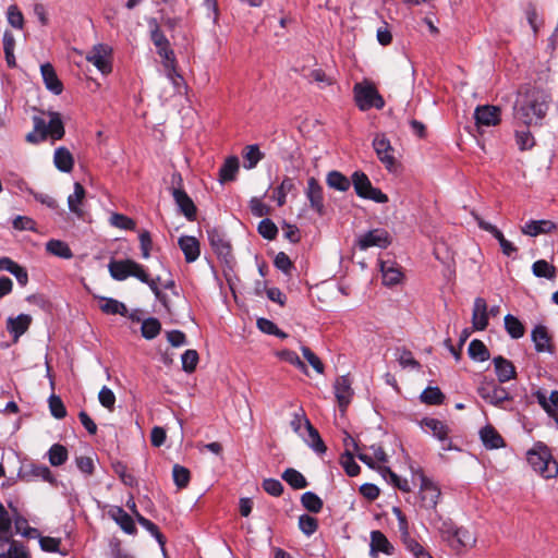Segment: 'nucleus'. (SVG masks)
I'll list each match as a JSON object with an SVG mask.
<instances>
[{"label": "nucleus", "mask_w": 558, "mask_h": 558, "mask_svg": "<svg viewBox=\"0 0 558 558\" xmlns=\"http://www.w3.org/2000/svg\"><path fill=\"white\" fill-rule=\"evenodd\" d=\"M550 101V95L544 88L533 85L520 87L513 105L514 124L526 128L542 125Z\"/></svg>", "instance_id": "f257e3e1"}, {"label": "nucleus", "mask_w": 558, "mask_h": 558, "mask_svg": "<svg viewBox=\"0 0 558 558\" xmlns=\"http://www.w3.org/2000/svg\"><path fill=\"white\" fill-rule=\"evenodd\" d=\"M108 269L111 277L118 281H123L129 277H135L141 282L146 283L156 295L159 294L158 282L160 278H149L145 267L133 259L126 258L120 260H111L108 265Z\"/></svg>", "instance_id": "f03ea898"}, {"label": "nucleus", "mask_w": 558, "mask_h": 558, "mask_svg": "<svg viewBox=\"0 0 558 558\" xmlns=\"http://www.w3.org/2000/svg\"><path fill=\"white\" fill-rule=\"evenodd\" d=\"M526 459L532 469L543 478L550 480L558 476V462L554 459L549 448L537 442L526 453Z\"/></svg>", "instance_id": "7ed1b4c3"}, {"label": "nucleus", "mask_w": 558, "mask_h": 558, "mask_svg": "<svg viewBox=\"0 0 558 558\" xmlns=\"http://www.w3.org/2000/svg\"><path fill=\"white\" fill-rule=\"evenodd\" d=\"M411 471L412 478H417L420 481L417 494L420 507L425 510H436V507L441 496L440 487L436 482L427 477L422 469L411 468Z\"/></svg>", "instance_id": "20e7f679"}, {"label": "nucleus", "mask_w": 558, "mask_h": 558, "mask_svg": "<svg viewBox=\"0 0 558 558\" xmlns=\"http://www.w3.org/2000/svg\"><path fill=\"white\" fill-rule=\"evenodd\" d=\"M477 393L487 403L504 410L508 409L507 403L512 400L509 391L497 385L494 379L484 378L477 387Z\"/></svg>", "instance_id": "39448f33"}, {"label": "nucleus", "mask_w": 558, "mask_h": 558, "mask_svg": "<svg viewBox=\"0 0 558 558\" xmlns=\"http://www.w3.org/2000/svg\"><path fill=\"white\" fill-rule=\"evenodd\" d=\"M353 92L356 106L362 111H367L371 108H376L379 110L385 106L384 98L372 84L357 83L354 85Z\"/></svg>", "instance_id": "423d86ee"}, {"label": "nucleus", "mask_w": 558, "mask_h": 558, "mask_svg": "<svg viewBox=\"0 0 558 558\" xmlns=\"http://www.w3.org/2000/svg\"><path fill=\"white\" fill-rule=\"evenodd\" d=\"M85 59L95 65L102 75H108L112 71V49L108 45L93 46Z\"/></svg>", "instance_id": "0eeeda50"}, {"label": "nucleus", "mask_w": 558, "mask_h": 558, "mask_svg": "<svg viewBox=\"0 0 558 558\" xmlns=\"http://www.w3.org/2000/svg\"><path fill=\"white\" fill-rule=\"evenodd\" d=\"M374 150L380 160V162L385 166V168L389 172H393L397 169V160L393 156V147L390 144V141L386 137L385 134H377L373 140Z\"/></svg>", "instance_id": "6e6552de"}, {"label": "nucleus", "mask_w": 558, "mask_h": 558, "mask_svg": "<svg viewBox=\"0 0 558 558\" xmlns=\"http://www.w3.org/2000/svg\"><path fill=\"white\" fill-rule=\"evenodd\" d=\"M391 243V236L385 229L377 228L361 234L356 240L360 250L365 251L369 247L386 248Z\"/></svg>", "instance_id": "1a4fd4ad"}, {"label": "nucleus", "mask_w": 558, "mask_h": 558, "mask_svg": "<svg viewBox=\"0 0 558 558\" xmlns=\"http://www.w3.org/2000/svg\"><path fill=\"white\" fill-rule=\"evenodd\" d=\"M422 425L441 442L442 450L447 451L452 449V441L449 438L450 429L445 422L434 417H425L422 421Z\"/></svg>", "instance_id": "9d476101"}, {"label": "nucleus", "mask_w": 558, "mask_h": 558, "mask_svg": "<svg viewBox=\"0 0 558 558\" xmlns=\"http://www.w3.org/2000/svg\"><path fill=\"white\" fill-rule=\"evenodd\" d=\"M333 392L340 410L344 411L350 404L354 395L352 389V380L349 375H342L336 378L333 384Z\"/></svg>", "instance_id": "9b49d317"}, {"label": "nucleus", "mask_w": 558, "mask_h": 558, "mask_svg": "<svg viewBox=\"0 0 558 558\" xmlns=\"http://www.w3.org/2000/svg\"><path fill=\"white\" fill-rule=\"evenodd\" d=\"M148 25L150 28V39L154 43L155 47L157 48V52L160 56V58L162 59V61L173 58L174 52L170 48L169 40L167 39L165 34L161 32L157 21L155 19H151L148 22Z\"/></svg>", "instance_id": "f8f14e48"}, {"label": "nucleus", "mask_w": 558, "mask_h": 558, "mask_svg": "<svg viewBox=\"0 0 558 558\" xmlns=\"http://www.w3.org/2000/svg\"><path fill=\"white\" fill-rule=\"evenodd\" d=\"M474 119L477 128L495 126L501 121L500 108L492 105L478 106L474 111Z\"/></svg>", "instance_id": "ddd939ff"}, {"label": "nucleus", "mask_w": 558, "mask_h": 558, "mask_svg": "<svg viewBox=\"0 0 558 558\" xmlns=\"http://www.w3.org/2000/svg\"><path fill=\"white\" fill-rule=\"evenodd\" d=\"M305 195L310 202L311 208L319 216H323L325 213L324 190L323 186L314 177H311L307 180Z\"/></svg>", "instance_id": "4468645a"}, {"label": "nucleus", "mask_w": 558, "mask_h": 558, "mask_svg": "<svg viewBox=\"0 0 558 558\" xmlns=\"http://www.w3.org/2000/svg\"><path fill=\"white\" fill-rule=\"evenodd\" d=\"M33 318L28 314H20L10 316L7 319V331L12 337L13 343L19 342L20 338L28 330Z\"/></svg>", "instance_id": "2eb2a0df"}, {"label": "nucleus", "mask_w": 558, "mask_h": 558, "mask_svg": "<svg viewBox=\"0 0 558 558\" xmlns=\"http://www.w3.org/2000/svg\"><path fill=\"white\" fill-rule=\"evenodd\" d=\"M171 191L180 213L183 214L189 221H194L196 219V206L192 198L182 187H173Z\"/></svg>", "instance_id": "dca6fc26"}, {"label": "nucleus", "mask_w": 558, "mask_h": 558, "mask_svg": "<svg viewBox=\"0 0 558 558\" xmlns=\"http://www.w3.org/2000/svg\"><path fill=\"white\" fill-rule=\"evenodd\" d=\"M379 553L391 556L395 547L383 532L375 530L371 532L369 556L377 558Z\"/></svg>", "instance_id": "f3484780"}, {"label": "nucleus", "mask_w": 558, "mask_h": 558, "mask_svg": "<svg viewBox=\"0 0 558 558\" xmlns=\"http://www.w3.org/2000/svg\"><path fill=\"white\" fill-rule=\"evenodd\" d=\"M557 230V225L551 220H529L521 228V232L529 236L551 233Z\"/></svg>", "instance_id": "a211bd4d"}, {"label": "nucleus", "mask_w": 558, "mask_h": 558, "mask_svg": "<svg viewBox=\"0 0 558 558\" xmlns=\"http://www.w3.org/2000/svg\"><path fill=\"white\" fill-rule=\"evenodd\" d=\"M472 326L475 330H484L488 326L487 303L483 298H476L472 311Z\"/></svg>", "instance_id": "6ab92c4d"}, {"label": "nucleus", "mask_w": 558, "mask_h": 558, "mask_svg": "<svg viewBox=\"0 0 558 558\" xmlns=\"http://www.w3.org/2000/svg\"><path fill=\"white\" fill-rule=\"evenodd\" d=\"M207 233L210 246L215 253L227 260L231 255V246L225 235L217 229L208 230Z\"/></svg>", "instance_id": "aec40b11"}, {"label": "nucleus", "mask_w": 558, "mask_h": 558, "mask_svg": "<svg viewBox=\"0 0 558 558\" xmlns=\"http://www.w3.org/2000/svg\"><path fill=\"white\" fill-rule=\"evenodd\" d=\"M108 514L126 534L133 535L136 533L133 518L123 508L119 506L111 507Z\"/></svg>", "instance_id": "412c9836"}, {"label": "nucleus", "mask_w": 558, "mask_h": 558, "mask_svg": "<svg viewBox=\"0 0 558 558\" xmlns=\"http://www.w3.org/2000/svg\"><path fill=\"white\" fill-rule=\"evenodd\" d=\"M534 396L549 416L558 417V390L551 391L549 396L546 390H537Z\"/></svg>", "instance_id": "4be33fe9"}, {"label": "nucleus", "mask_w": 558, "mask_h": 558, "mask_svg": "<svg viewBox=\"0 0 558 558\" xmlns=\"http://www.w3.org/2000/svg\"><path fill=\"white\" fill-rule=\"evenodd\" d=\"M73 187V193L68 196V207L73 215L81 219L84 216L82 206L85 201L86 191L80 182H75Z\"/></svg>", "instance_id": "5701e85b"}, {"label": "nucleus", "mask_w": 558, "mask_h": 558, "mask_svg": "<svg viewBox=\"0 0 558 558\" xmlns=\"http://www.w3.org/2000/svg\"><path fill=\"white\" fill-rule=\"evenodd\" d=\"M40 72L46 88L54 95H60L63 90V84L59 80L54 68L50 63H45L41 64Z\"/></svg>", "instance_id": "b1692460"}, {"label": "nucleus", "mask_w": 558, "mask_h": 558, "mask_svg": "<svg viewBox=\"0 0 558 558\" xmlns=\"http://www.w3.org/2000/svg\"><path fill=\"white\" fill-rule=\"evenodd\" d=\"M49 121L45 120L44 132L46 137H50L52 141L61 140L64 136V126L60 113L49 111Z\"/></svg>", "instance_id": "393cba45"}, {"label": "nucleus", "mask_w": 558, "mask_h": 558, "mask_svg": "<svg viewBox=\"0 0 558 558\" xmlns=\"http://www.w3.org/2000/svg\"><path fill=\"white\" fill-rule=\"evenodd\" d=\"M495 372L500 384L507 383L513 379L517 375L515 367L509 360L502 356H496L493 359Z\"/></svg>", "instance_id": "a878e982"}, {"label": "nucleus", "mask_w": 558, "mask_h": 558, "mask_svg": "<svg viewBox=\"0 0 558 558\" xmlns=\"http://www.w3.org/2000/svg\"><path fill=\"white\" fill-rule=\"evenodd\" d=\"M531 338L537 352L551 353L553 348L550 343V336L545 326H535L531 332Z\"/></svg>", "instance_id": "bb28decb"}, {"label": "nucleus", "mask_w": 558, "mask_h": 558, "mask_svg": "<svg viewBox=\"0 0 558 558\" xmlns=\"http://www.w3.org/2000/svg\"><path fill=\"white\" fill-rule=\"evenodd\" d=\"M178 243L187 263H193L198 258L201 250L196 238L191 235H182L179 238Z\"/></svg>", "instance_id": "cd10ccee"}, {"label": "nucleus", "mask_w": 558, "mask_h": 558, "mask_svg": "<svg viewBox=\"0 0 558 558\" xmlns=\"http://www.w3.org/2000/svg\"><path fill=\"white\" fill-rule=\"evenodd\" d=\"M12 537V520L3 505L0 504V548L7 544L11 546V543L14 542Z\"/></svg>", "instance_id": "c85d7f7f"}, {"label": "nucleus", "mask_w": 558, "mask_h": 558, "mask_svg": "<svg viewBox=\"0 0 558 558\" xmlns=\"http://www.w3.org/2000/svg\"><path fill=\"white\" fill-rule=\"evenodd\" d=\"M53 163L59 171L69 173L74 167L73 155L66 147H58L53 154Z\"/></svg>", "instance_id": "c756f323"}, {"label": "nucleus", "mask_w": 558, "mask_h": 558, "mask_svg": "<svg viewBox=\"0 0 558 558\" xmlns=\"http://www.w3.org/2000/svg\"><path fill=\"white\" fill-rule=\"evenodd\" d=\"M475 543L476 538L469 530L459 527L458 531H456L454 537L451 539L450 546L457 553H460L465 548L473 547Z\"/></svg>", "instance_id": "7c9ffc66"}, {"label": "nucleus", "mask_w": 558, "mask_h": 558, "mask_svg": "<svg viewBox=\"0 0 558 558\" xmlns=\"http://www.w3.org/2000/svg\"><path fill=\"white\" fill-rule=\"evenodd\" d=\"M480 437L487 449H499L505 446L501 435L492 425L483 427Z\"/></svg>", "instance_id": "2f4dec72"}, {"label": "nucleus", "mask_w": 558, "mask_h": 558, "mask_svg": "<svg viewBox=\"0 0 558 558\" xmlns=\"http://www.w3.org/2000/svg\"><path fill=\"white\" fill-rule=\"evenodd\" d=\"M306 432L307 436L302 435L306 445L318 454L325 453L327 447L324 444L318 430L312 425L310 421H306Z\"/></svg>", "instance_id": "473e14b6"}, {"label": "nucleus", "mask_w": 558, "mask_h": 558, "mask_svg": "<svg viewBox=\"0 0 558 558\" xmlns=\"http://www.w3.org/2000/svg\"><path fill=\"white\" fill-rule=\"evenodd\" d=\"M239 171V159L236 156L228 157L219 169V181L226 183L235 180Z\"/></svg>", "instance_id": "72a5a7b5"}, {"label": "nucleus", "mask_w": 558, "mask_h": 558, "mask_svg": "<svg viewBox=\"0 0 558 558\" xmlns=\"http://www.w3.org/2000/svg\"><path fill=\"white\" fill-rule=\"evenodd\" d=\"M98 299L99 308L101 310L102 313L107 315H126L128 308L124 303L112 298L100 296Z\"/></svg>", "instance_id": "f704fd0d"}, {"label": "nucleus", "mask_w": 558, "mask_h": 558, "mask_svg": "<svg viewBox=\"0 0 558 558\" xmlns=\"http://www.w3.org/2000/svg\"><path fill=\"white\" fill-rule=\"evenodd\" d=\"M383 282L386 286H395L401 281L402 272L399 267L388 262L380 263Z\"/></svg>", "instance_id": "c9c22d12"}, {"label": "nucleus", "mask_w": 558, "mask_h": 558, "mask_svg": "<svg viewBox=\"0 0 558 558\" xmlns=\"http://www.w3.org/2000/svg\"><path fill=\"white\" fill-rule=\"evenodd\" d=\"M167 78L172 83L174 88L180 92L184 85V80L177 71L175 57L162 61Z\"/></svg>", "instance_id": "e433bc0d"}, {"label": "nucleus", "mask_w": 558, "mask_h": 558, "mask_svg": "<svg viewBox=\"0 0 558 558\" xmlns=\"http://www.w3.org/2000/svg\"><path fill=\"white\" fill-rule=\"evenodd\" d=\"M46 250L51 255H54L60 258L70 259L73 257V253L70 246L61 240H49L46 243Z\"/></svg>", "instance_id": "4c0bfd02"}, {"label": "nucleus", "mask_w": 558, "mask_h": 558, "mask_svg": "<svg viewBox=\"0 0 558 558\" xmlns=\"http://www.w3.org/2000/svg\"><path fill=\"white\" fill-rule=\"evenodd\" d=\"M326 183L330 189L345 192L351 186V181L339 171H330L327 174Z\"/></svg>", "instance_id": "58836bf2"}, {"label": "nucleus", "mask_w": 558, "mask_h": 558, "mask_svg": "<svg viewBox=\"0 0 558 558\" xmlns=\"http://www.w3.org/2000/svg\"><path fill=\"white\" fill-rule=\"evenodd\" d=\"M24 476L27 477L28 480L40 478L50 484H53L56 482V478L51 473L50 469L44 464H32Z\"/></svg>", "instance_id": "ea45409f"}, {"label": "nucleus", "mask_w": 558, "mask_h": 558, "mask_svg": "<svg viewBox=\"0 0 558 558\" xmlns=\"http://www.w3.org/2000/svg\"><path fill=\"white\" fill-rule=\"evenodd\" d=\"M34 130L29 132L25 140L31 144H38L47 140L44 132L45 119L38 116L33 117Z\"/></svg>", "instance_id": "a19ab883"}, {"label": "nucleus", "mask_w": 558, "mask_h": 558, "mask_svg": "<svg viewBox=\"0 0 558 558\" xmlns=\"http://www.w3.org/2000/svg\"><path fill=\"white\" fill-rule=\"evenodd\" d=\"M504 320L506 331L512 339H520L524 336L525 327L515 316L507 314Z\"/></svg>", "instance_id": "79ce46f5"}, {"label": "nucleus", "mask_w": 558, "mask_h": 558, "mask_svg": "<svg viewBox=\"0 0 558 558\" xmlns=\"http://www.w3.org/2000/svg\"><path fill=\"white\" fill-rule=\"evenodd\" d=\"M293 191H295L294 180L289 177L283 178L280 185L274 193V197L276 198L278 206H283L286 204L287 195Z\"/></svg>", "instance_id": "37998d69"}, {"label": "nucleus", "mask_w": 558, "mask_h": 558, "mask_svg": "<svg viewBox=\"0 0 558 558\" xmlns=\"http://www.w3.org/2000/svg\"><path fill=\"white\" fill-rule=\"evenodd\" d=\"M352 184L354 186L355 193L362 198H364V196L373 187L368 177L361 171H355L352 174Z\"/></svg>", "instance_id": "c03bdc74"}, {"label": "nucleus", "mask_w": 558, "mask_h": 558, "mask_svg": "<svg viewBox=\"0 0 558 558\" xmlns=\"http://www.w3.org/2000/svg\"><path fill=\"white\" fill-rule=\"evenodd\" d=\"M282 478L293 488L303 489L307 486V481L301 472L289 468L282 473Z\"/></svg>", "instance_id": "a18cd8bd"}, {"label": "nucleus", "mask_w": 558, "mask_h": 558, "mask_svg": "<svg viewBox=\"0 0 558 558\" xmlns=\"http://www.w3.org/2000/svg\"><path fill=\"white\" fill-rule=\"evenodd\" d=\"M532 272L535 277L554 279L556 277V267L545 259H538L532 265Z\"/></svg>", "instance_id": "49530a36"}, {"label": "nucleus", "mask_w": 558, "mask_h": 558, "mask_svg": "<svg viewBox=\"0 0 558 558\" xmlns=\"http://www.w3.org/2000/svg\"><path fill=\"white\" fill-rule=\"evenodd\" d=\"M468 352L470 357L477 362L487 361L490 356L486 345L477 339H474L470 342Z\"/></svg>", "instance_id": "de8ad7c7"}, {"label": "nucleus", "mask_w": 558, "mask_h": 558, "mask_svg": "<svg viewBox=\"0 0 558 558\" xmlns=\"http://www.w3.org/2000/svg\"><path fill=\"white\" fill-rule=\"evenodd\" d=\"M68 449L60 444H54L48 450V459L52 466H60L68 460Z\"/></svg>", "instance_id": "09e8293b"}, {"label": "nucleus", "mask_w": 558, "mask_h": 558, "mask_svg": "<svg viewBox=\"0 0 558 558\" xmlns=\"http://www.w3.org/2000/svg\"><path fill=\"white\" fill-rule=\"evenodd\" d=\"M264 158V154L259 150L257 145H248L245 147L243 159L244 168L253 169Z\"/></svg>", "instance_id": "8fccbe9b"}, {"label": "nucleus", "mask_w": 558, "mask_h": 558, "mask_svg": "<svg viewBox=\"0 0 558 558\" xmlns=\"http://www.w3.org/2000/svg\"><path fill=\"white\" fill-rule=\"evenodd\" d=\"M515 144L521 151L532 149L535 145L534 136L529 128L526 130H515Z\"/></svg>", "instance_id": "3c124183"}, {"label": "nucleus", "mask_w": 558, "mask_h": 558, "mask_svg": "<svg viewBox=\"0 0 558 558\" xmlns=\"http://www.w3.org/2000/svg\"><path fill=\"white\" fill-rule=\"evenodd\" d=\"M407 550L415 558H433L430 554L411 535L401 538Z\"/></svg>", "instance_id": "603ef678"}, {"label": "nucleus", "mask_w": 558, "mask_h": 558, "mask_svg": "<svg viewBox=\"0 0 558 558\" xmlns=\"http://www.w3.org/2000/svg\"><path fill=\"white\" fill-rule=\"evenodd\" d=\"M302 506L313 513H318L323 509V500L313 492H306L301 497Z\"/></svg>", "instance_id": "864d4df0"}, {"label": "nucleus", "mask_w": 558, "mask_h": 558, "mask_svg": "<svg viewBox=\"0 0 558 558\" xmlns=\"http://www.w3.org/2000/svg\"><path fill=\"white\" fill-rule=\"evenodd\" d=\"M381 475L386 480H388L391 484H393V486L397 487L398 489H400L401 492H404V493L411 492V486L409 484V481L407 478L400 477L398 474H396L393 471H391V469L384 468L381 470Z\"/></svg>", "instance_id": "5fc2aeb1"}, {"label": "nucleus", "mask_w": 558, "mask_h": 558, "mask_svg": "<svg viewBox=\"0 0 558 558\" xmlns=\"http://www.w3.org/2000/svg\"><path fill=\"white\" fill-rule=\"evenodd\" d=\"M15 532L24 537L34 538L39 536L38 530L28 525V521L22 517L16 515L14 518Z\"/></svg>", "instance_id": "6e6d98bb"}, {"label": "nucleus", "mask_w": 558, "mask_h": 558, "mask_svg": "<svg viewBox=\"0 0 558 558\" xmlns=\"http://www.w3.org/2000/svg\"><path fill=\"white\" fill-rule=\"evenodd\" d=\"M421 400L426 404L438 405L444 402L445 396L438 387H427L422 392Z\"/></svg>", "instance_id": "4d7b16f0"}, {"label": "nucleus", "mask_w": 558, "mask_h": 558, "mask_svg": "<svg viewBox=\"0 0 558 558\" xmlns=\"http://www.w3.org/2000/svg\"><path fill=\"white\" fill-rule=\"evenodd\" d=\"M161 329V325L157 318H147L142 323V336L148 340L156 338Z\"/></svg>", "instance_id": "13d9d810"}, {"label": "nucleus", "mask_w": 558, "mask_h": 558, "mask_svg": "<svg viewBox=\"0 0 558 558\" xmlns=\"http://www.w3.org/2000/svg\"><path fill=\"white\" fill-rule=\"evenodd\" d=\"M278 356L288 362L289 364L295 366L298 369H300L303 374L307 375L308 371L304 362L300 359V356L291 350H282L278 353Z\"/></svg>", "instance_id": "bf43d9fd"}, {"label": "nucleus", "mask_w": 558, "mask_h": 558, "mask_svg": "<svg viewBox=\"0 0 558 558\" xmlns=\"http://www.w3.org/2000/svg\"><path fill=\"white\" fill-rule=\"evenodd\" d=\"M172 476L174 484L178 486V488L182 489L189 485L191 473L186 468L175 464L172 470Z\"/></svg>", "instance_id": "052dcab7"}, {"label": "nucleus", "mask_w": 558, "mask_h": 558, "mask_svg": "<svg viewBox=\"0 0 558 558\" xmlns=\"http://www.w3.org/2000/svg\"><path fill=\"white\" fill-rule=\"evenodd\" d=\"M340 463L349 476H356L360 473V465L349 450L341 454Z\"/></svg>", "instance_id": "680f3d73"}, {"label": "nucleus", "mask_w": 558, "mask_h": 558, "mask_svg": "<svg viewBox=\"0 0 558 558\" xmlns=\"http://www.w3.org/2000/svg\"><path fill=\"white\" fill-rule=\"evenodd\" d=\"M0 558H31L26 547L20 542H12L8 551L0 553Z\"/></svg>", "instance_id": "e2e57ef3"}, {"label": "nucleus", "mask_w": 558, "mask_h": 558, "mask_svg": "<svg viewBox=\"0 0 558 558\" xmlns=\"http://www.w3.org/2000/svg\"><path fill=\"white\" fill-rule=\"evenodd\" d=\"M109 221L111 226L121 230H134L136 226L132 218L118 213L112 214Z\"/></svg>", "instance_id": "0e129e2a"}, {"label": "nucleus", "mask_w": 558, "mask_h": 558, "mask_svg": "<svg viewBox=\"0 0 558 558\" xmlns=\"http://www.w3.org/2000/svg\"><path fill=\"white\" fill-rule=\"evenodd\" d=\"M198 360L199 357L196 350H186L181 356L183 371L186 373L194 372L197 366Z\"/></svg>", "instance_id": "69168bd1"}, {"label": "nucleus", "mask_w": 558, "mask_h": 558, "mask_svg": "<svg viewBox=\"0 0 558 558\" xmlns=\"http://www.w3.org/2000/svg\"><path fill=\"white\" fill-rule=\"evenodd\" d=\"M49 409L51 415L58 420L64 418L66 415V409L60 397L51 395L48 399Z\"/></svg>", "instance_id": "338daca9"}, {"label": "nucleus", "mask_w": 558, "mask_h": 558, "mask_svg": "<svg viewBox=\"0 0 558 558\" xmlns=\"http://www.w3.org/2000/svg\"><path fill=\"white\" fill-rule=\"evenodd\" d=\"M258 233L267 240H274L277 236L278 228L268 218L263 219L257 227Z\"/></svg>", "instance_id": "774afa93"}]
</instances>
